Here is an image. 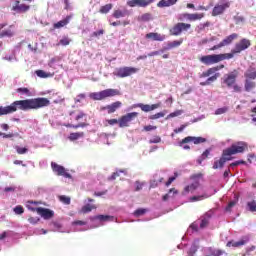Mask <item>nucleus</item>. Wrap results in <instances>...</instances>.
I'll return each mask as SVG.
<instances>
[{
  "label": "nucleus",
  "mask_w": 256,
  "mask_h": 256,
  "mask_svg": "<svg viewBox=\"0 0 256 256\" xmlns=\"http://www.w3.org/2000/svg\"><path fill=\"white\" fill-rule=\"evenodd\" d=\"M50 102L47 98H31L18 100L8 106H0V117L6 116L8 114H13L16 111H29V110H38L44 107H49Z\"/></svg>",
  "instance_id": "obj_1"
},
{
  "label": "nucleus",
  "mask_w": 256,
  "mask_h": 256,
  "mask_svg": "<svg viewBox=\"0 0 256 256\" xmlns=\"http://www.w3.org/2000/svg\"><path fill=\"white\" fill-rule=\"evenodd\" d=\"M249 47H251V40L242 38L240 42L235 43V47L231 49L230 53L211 54L202 56L199 57V62L206 66L214 65L224 60L233 59L235 55L240 54L243 51H246V49H249Z\"/></svg>",
  "instance_id": "obj_2"
},
{
  "label": "nucleus",
  "mask_w": 256,
  "mask_h": 256,
  "mask_svg": "<svg viewBox=\"0 0 256 256\" xmlns=\"http://www.w3.org/2000/svg\"><path fill=\"white\" fill-rule=\"evenodd\" d=\"M237 80V71L233 70L231 73L224 75L222 83L226 85V88L233 89L235 93H241L242 87L238 86L235 82Z\"/></svg>",
  "instance_id": "obj_3"
},
{
  "label": "nucleus",
  "mask_w": 256,
  "mask_h": 256,
  "mask_svg": "<svg viewBox=\"0 0 256 256\" xmlns=\"http://www.w3.org/2000/svg\"><path fill=\"white\" fill-rule=\"evenodd\" d=\"M246 149H249V146L246 145V142H235V144L222 151V157H229L235 154L244 153Z\"/></svg>",
  "instance_id": "obj_4"
},
{
  "label": "nucleus",
  "mask_w": 256,
  "mask_h": 256,
  "mask_svg": "<svg viewBox=\"0 0 256 256\" xmlns=\"http://www.w3.org/2000/svg\"><path fill=\"white\" fill-rule=\"evenodd\" d=\"M31 205H38V202L29 201L28 209L30 211L38 213V215H40L42 217V219L49 220V219L53 218V211H51L47 208H44V207L34 208Z\"/></svg>",
  "instance_id": "obj_5"
},
{
  "label": "nucleus",
  "mask_w": 256,
  "mask_h": 256,
  "mask_svg": "<svg viewBox=\"0 0 256 256\" xmlns=\"http://www.w3.org/2000/svg\"><path fill=\"white\" fill-rule=\"evenodd\" d=\"M136 72H139V69H136L134 67H120V68H116V70L114 71V77L117 78H127V77H131L132 75L136 74Z\"/></svg>",
  "instance_id": "obj_6"
},
{
  "label": "nucleus",
  "mask_w": 256,
  "mask_h": 256,
  "mask_svg": "<svg viewBox=\"0 0 256 256\" xmlns=\"http://www.w3.org/2000/svg\"><path fill=\"white\" fill-rule=\"evenodd\" d=\"M228 8H231V2H229L228 0H220V2L215 4V7H213L211 16L217 17L220 15H224V12H226Z\"/></svg>",
  "instance_id": "obj_7"
},
{
  "label": "nucleus",
  "mask_w": 256,
  "mask_h": 256,
  "mask_svg": "<svg viewBox=\"0 0 256 256\" xmlns=\"http://www.w3.org/2000/svg\"><path fill=\"white\" fill-rule=\"evenodd\" d=\"M188 143H193L194 145H199L202 143H206V138L188 136L184 139H181V141H179V147H181L184 150H190V146L183 145V144H188Z\"/></svg>",
  "instance_id": "obj_8"
},
{
  "label": "nucleus",
  "mask_w": 256,
  "mask_h": 256,
  "mask_svg": "<svg viewBox=\"0 0 256 256\" xmlns=\"http://www.w3.org/2000/svg\"><path fill=\"white\" fill-rule=\"evenodd\" d=\"M136 117H139V113L131 112L121 116V118L116 119L118 121V128L129 127L130 122L134 121Z\"/></svg>",
  "instance_id": "obj_9"
},
{
  "label": "nucleus",
  "mask_w": 256,
  "mask_h": 256,
  "mask_svg": "<svg viewBox=\"0 0 256 256\" xmlns=\"http://www.w3.org/2000/svg\"><path fill=\"white\" fill-rule=\"evenodd\" d=\"M24 2L31 3L33 0H15V3L13 4L12 11L15 13H26L29 12L31 9L30 5L25 4Z\"/></svg>",
  "instance_id": "obj_10"
},
{
  "label": "nucleus",
  "mask_w": 256,
  "mask_h": 256,
  "mask_svg": "<svg viewBox=\"0 0 256 256\" xmlns=\"http://www.w3.org/2000/svg\"><path fill=\"white\" fill-rule=\"evenodd\" d=\"M237 37H239L237 35V33H233L231 35L226 36V38H224V40H222L219 44L214 45L211 48V51H216L218 49H221L222 47H226L228 45H231L233 43V41H235L237 39Z\"/></svg>",
  "instance_id": "obj_11"
},
{
  "label": "nucleus",
  "mask_w": 256,
  "mask_h": 256,
  "mask_svg": "<svg viewBox=\"0 0 256 256\" xmlns=\"http://www.w3.org/2000/svg\"><path fill=\"white\" fill-rule=\"evenodd\" d=\"M51 171L56 173L58 176L64 177L65 179H71V174L67 172L65 167L58 165L56 162H51Z\"/></svg>",
  "instance_id": "obj_12"
},
{
  "label": "nucleus",
  "mask_w": 256,
  "mask_h": 256,
  "mask_svg": "<svg viewBox=\"0 0 256 256\" xmlns=\"http://www.w3.org/2000/svg\"><path fill=\"white\" fill-rule=\"evenodd\" d=\"M190 29V24L186 23H177L172 28H170L169 32L172 36H179L182 32L188 31Z\"/></svg>",
  "instance_id": "obj_13"
},
{
  "label": "nucleus",
  "mask_w": 256,
  "mask_h": 256,
  "mask_svg": "<svg viewBox=\"0 0 256 256\" xmlns=\"http://www.w3.org/2000/svg\"><path fill=\"white\" fill-rule=\"evenodd\" d=\"M154 1L157 0H128V7H141V8H146L150 6V4L154 3Z\"/></svg>",
  "instance_id": "obj_14"
},
{
  "label": "nucleus",
  "mask_w": 256,
  "mask_h": 256,
  "mask_svg": "<svg viewBox=\"0 0 256 256\" xmlns=\"http://www.w3.org/2000/svg\"><path fill=\"white\" fill-rule=\"evenodd\" d=\"M246 243H249V236H242V238L238 241L231 240L226 242V247L240 248L246 245Z\"/></svg>",
  "instance_id": "obj_15"
},
{
  "label": "nucleus",
  "mask_w": 256,
  "mask_h": 256,
  "mask_svg": "<svg viewBox=\"0 0 256 256\" xmlns=\"http://www.w3.org/2000/svg\"><path fill=\"white\" fill-rule=\"evenodd\" d=\"M6 27V23L0 24V38H12L13 35H15V32L13 31V25L8 26L7 29H4Z\"/></svg>",
  "instance_id": "obj_16"
},
{
  "label": "nucleus",
  "mask_w": 256,
  "mask_h": 256,
  "mask_svg": "<svg viewBox=\"0 0 256 256\" xmlns=\"http://www.w3.org/2000/svg\"><path fill=\"white\" fill-rule=\"evenodd\" d=\"M136 107L141 109V111H143L144 113H149L151 111L159 109L161 107V103L152 104V105L140 103V104H136Z\"/></svg>",
  "instance_id": "obj_17"
},
{
  "label": "nucleus",
  "mask_w": 256,
  "mask_h": 256,
  "mask_svg": "<svg viewBox=\"0 0 256 256\" xmlns=\"http://www.w3.org/2000/svg\"><path fill=\"white\" fill-rule=\"evenodd\" d=\"M224 69V65L221 64V65H217L213 68H208L206 71L202 72V74H199V78H208L210 77V75H213V74H218V73H215L219 70H222Z\"/></svg>",
  "instance_id": "obj_18"
},
{
  "label": "nucleus",
  "mask_w": 256,
  "mask_h": 256,
  "mask_svg": "<svg viewBox=\"0 0 256 256\" xmlns=\"http://www.w3.org/2000/svg\"><path fill=\"white\" fill-rule=\"evenodd\" d=\"M92 94L106 96V97H116V96H121V91H118L116 89H105L101 92H95Z\"/></svg>",
  "instance_id": "obj_19"
},
{
  "label": "nucleus",
  "mask_w": 256,
  "mask_h": 256,
  "mask_svg": "<svg viewBox=\"0 0 256 256\" xmlns=\"http://www.w3.org/2000/svg\"><path fill=\"white\" fill-rule=\"evenodd\" d=\"M244 79L245 80H255L256 79V66L251 65L249 69H246L244 72Z\"/></svg>",
  "instance_id": "obj_20"
},
{
  "label": "nucleus",
  "mask_w": 256,
  "mask_h": 256,
  "mask_svg": "<svg viewBox=\"0 0 256 256\" xmlns=\"http://www.w3.org/2000/svg\"><path fill=\"white\" fill-rule=\"evenodd\" d=\"M212 217H213V211H208L204 213V215L202 216V222L199 223V229H205L206 227H208V222Z\"/></svg>",
  "instance_id": "obj_21"
},
{
  "label": "nucleus",
  "mask_w": 256,
  "mask_h": 256,
  "mask_svg": "<svg viewBox=\"0 0 256 256\" xmlns=\"http://www.w3.org/2000/svg\"><path fill=\"white\" fill-rule=\"evenodd\" d=\"M227 161H231V158H227L226 156H222L220 159L215 160V162L213 163V170L224 168V164Z\"/></svg>",
  "instance_id": "obj_22"
},
{
  "label": "nucleus",
  "mask_w": 256,
  "mask_h": 256,
  "mask_svg": "<svg viewBox=\"0 0 256 256\" xmlns=\"http://www.w3.org/2000/svg\"><path fill=\"white\" fill-rule=\"evenodd\" d=\"M123 104L121 102H113L110 105L105 106V109H107V114H113L116 112V110L121 109V106Z\"/></svg>",
  "instance_id": "obj_23"
},
{
  "label": "nucleus",
  "mask_w": 256,
  "mask_h": 256,
  "mask_svg": "<svg viewBox=\"0 0 256 256\" xmlns=\"http://www.w3.org/2000/svg\"><path fill=\"white\" fill-rule=\"evenodd\" d=\"M184 18L190 22H195L204 18V13L184 14Z\"/></svg>",
  "instance_id": "obj_24"
},
{
  "label": "nucleus",
  "mask_w": 256,
  "mask_h": 256,
  "mask_svg": "<svg viewBox=\"0 0 256 256\" xmlns=\"http://www.w3.org/2000/svg\"><path fill=\"white\" fill-rule=\"evenodd\" d=\"M146 39H152V41L161 42V41L165 40V36H163L159 33L150 32V33L146 34Z\"/></svg>",
  "instance_id": "obj_25"
},
{
  "label": "nucleus",
  "mask_w": 256,
  "mask_h": 256,
  "mask_svg": "<svg viewBox=\"0 0 256 256\" xmlns=\"http://www.w3.org/2000/svg\"><path fill=\"white\" fill-rule=\"evenodd\" d=\"M175 4H177V0H161L159 1V3H157V7L166 8V7H171Z\"/></svg>",
  "instance_id": "obj_26"
},
{
  "label": "nucleus",
  "mask_w": 256,
  "mask_h": 256,
  "mask_svg": "<svg viewBox=\"0 0 256 256\" xmlns=\"http://www.w3.org/2000/svg\"><path fill=\"white\" fill-rule=\"evenodd\" d=\"M253 89H255V82L253 81V79H245L244 80V91L249 93Z\"/></svg>",
  "instance_id": "obj_27"
},
{
  "label": "nucleus",
  "mask_w": 256,
  "mask_h": 256,
  "mask_svg": "<svg viewBox=\"0 0 256 256\" xmlns=\"http://www.w3.org/2000/svg\"><path fill=\"white\" fill-rule=\"evenodd\" d=\"M182 43H183V39L168 42V44L166 45V48H163V50H171V49L178 48L179 46H181Z\"/></svg>",
  "instance_id": "obj_28"
},
{
  "label": "nucleus",
  "mask_w": 256,
  "mask_h": 256,
  "mask_svg": "<svg viewBox=\"0 0 256 256\" xmlns=\"http://www.w3.org/2000/svg\"><path fill=\"white\" fill-rule=\"evenodd\" d=\"M94 220H98L101 222H110L114 220V217L109 215H98V216L92 217V221Z\"/></svg>",
  "instance_id": "obj_29"
},
{
  "label": "nucleus",
  "mask_w": 256,
  "mask_h": 256,
  "mask_svg": "<svg viewBox=\"0 0 256 256\" xmlns=\"http://www.w3.org/2000/svg\"><path fill=\"white\" fill-rule=\"evenodd\" d=\"M127 15H129V12H127V10H124V11L114 10V12L112 13V17L114 19H121V18H124Z\"/></svg>",
  "instance_id": "obj_30"
},
{
  "label": "nucleus",
  "mask_w": 256,
  "mask_h": 256,
  "mask_svg": "<svg viewBox=\"0 0 256 256\" xmlns=\"http://www.w3.org/2000/svg\"><path fill=\"white\" fill-rule=\"evenodd\" d=\"M217 78H219V74H214L211 77H208V79H206L205 82H199V86H208L210 85V83H214L215 81H217Z\"/></svg>",
  "instance_id": "obj_31"
},
{
  "label": "nucleus",
  "mask_w": 256,
  "mask_h": 256,
  "mask_svg": "<svg viewBox=\"0 0 256 256\" xmlns=\"http://www.w3.org/2000/svg\"><path fill=\"white\" fill-rule=\"evenodd\" d=\"M70 19L71 17L67 16V18H65L64 20H60L56 24H53V28L60 29L62 27L67 26V24H69Z\"/></svg>",
  "instance_id": "obj_32"
},
{
  "label": "nucleus",
  "mask_w": 256,
  "mask_h": 256,
  "mask_svg": "<svg viewBox=\"0 0 256 256\" xmlns=\"http://www.w3.org/2000/svg\"><path fill=\"white\" fill-rule=\"evenodd\" d=\"M85 137V133L84 132H76V133H71L69 134V141H77L78 139H81Z\"/></svg>",
  "instance_id": "obj_33"
},
{
  "label": "nucleus",
  "mask_w": 256,
  "mask_h": 256,
  "mask_svg": "<svg viewBox=\"0 0 256 256\" xmlns=\"http://www.w3.org/2000/svg\"><path fill=\"white\" fill-rule=\"evenodd\" d=\"M112 96H106V95H101V94H94V93H91L89 94V98L94 100V101H103L107 98H110Z\"/></svg>",
  "instance_id": "obj_34"
},
{
  "label": "nucleus",
  "mask_w": 256,
  "mask_h": 256,
  "mask_svg": "<svg viewBox=\"0 0 256 256\" xmlns=\"http://www.w3.org/2000/svg\"><path fill=\"white\" fill-rule=\"evenodd\" d=\"M197 188H199V182H195L193 184H190V185L186 186L184 188V191L186 193H193V192H195L197 190Z\"/></svg>",
  "instance_id": "obj_35"
},
{
  "label": "nucleus",
  "mask_w": 256,
  "mask_h": 256,
  "mask_svg": "<svg viewBox=\"0 0 256 256\" xmlns=\"http://www.w3.org/2000/svg\"><path fill=\"white\" fill-rule=\"evenodd\" d=\"M204 199H208V195H199V196H192L189 198L190 203H195L199 201H203Z\"/></svg>",
  "instance_id": "obj_36"
},
{
  "label": "nucleus",
  "mask_w": 256,
  "mask_h": 256,
  "mask_svg": "<svg viewBox=\"0 0 256 256\" xmlns=\"http://www.w3.org/2000/svg\"><path fill=\"white\" fill-rule=\"evenodd\" d=\"M150 20H152V15L150 13H145V14L139 16V18H138V21L143 22V23L150 22Z\"/></svg>",
  "instance_id": "obj_37"
},
{
  "label": "nucleus",
  "mask_w": 256,
  "mask_h": 256,
  "mask_svg": "<svg viewBox=\"0 0 256 256\" xmlns=\"http://www.w3.org/2000/svg\"><path fill=\"white\" fill-rule=\"evenodd\" d=\"M209 155H210V149H206L204 153H202V156H199V159H197V164L201 165V162L206 160Z\"/></svg>",
  "instance_id": "obj_38"
},
{
  "label": "nucleus",
  "mask_w": 256,
  "mask_h": 256,
  "mask_svg": "<svg viewBox=\"0 0 256 256\" xmlns=\"http://www.w3.org/2000/svg\"><path fill=\"white\" fill-rule=\"evenodd\" d=\"M95 209H96V206L91 204H86L85 206H83L82 209H80V212H82L83 214H87L91 212V210H95Z\"/></svg>",
  "instance_id": "obj_39"
},
{
  "label": "nucleus",
  "mask_w": 256,
  "mask_h": 256,
  "mask_svg": "<svg viewBox=\"0 0 256 256\" xmlns=\"http://www.w3.org/2000/svg\"><path fill=\"white\" fill-rule=\"evenodd\" d=\"M112 10V4H105V6H101V9L98 10V13L107 14Z\"/></svg>",
  "instance_id": "obj_40"
},
{
  "label": "nucleus",
  "mask_w": 256,
  "mask_h": 256,
  "mask_svg": "<svg viewBox=\"0 0 256 256\" xmlns=\"http://www.w3.org/2000/svg\"><path fill=\"white\" fill-rule=\"evenodd\" d=\"M165 113H167V111L163 110V112H159L157 114L150 115L149 119L150 120H158L160 118H163L165 116Z\"/></svg>",
  "instance_id": "obj_41"
},
{
  "label": "nucleus",
  "mask_w": 256,
  "mask_h": 256,
  "mask_svg": "<svg viewBox=\"0 0 256 256\" xmlns=\"http://www.w3.org/2000/svg\"><path fill=\"white\" fill-rule=\"evenodd\" d=\"M160 183H163V178H159V180H150V189L159 187Z\"/></svg>",
  "instance_id": "obj_42"
},
{
  "label": "nucleus",
  "mask_w": 256,
  "mask_h": 256,
  "mask_svg": "<svg viewBox=\"0 0 256 256\" xmlns=\"http://www.w3.org/2000/svg\"><path fill=\"white\" fill-rule=\"evenodd\" d=\"M147 212H148V210L144 209V208L136 209L134 211V217H141V216L145 215V213H147Z\"/></svg>",
  "instance_id": "obj_43"
},
{
  "label": "nucleus",
  "mask_w": 256,
  "mask_h": 256,
  "mask_svg": "<svg viewBox=\"0 0 256 256\" xmlns=\"http://www.w3.org/2000/svg\"><path fill=\"white\" fill-rule=\"evenodd\" d=\"M246 207L249 208L250 212H255L256 213V202H255V200H252L251 202L246 203Z\"/></svg>",
  "instance_id": "obj_44"
},
{
  "label": "nucleus",
  "mask_w": 256,
  "mask_h": 256,
  "mask_svg": "<svg viewBox=\"0 0 256 256\" xmlns=\"http://www.w3.org/2000/svg\"><path fill=\"white\" fill-rule=\"evenodd\" d=\"M58 200L60 201V203L65 205H69L71 203V199L68 196H59Z\"/></svg>",
  "instance_id": "obj_45"
},
{
  "label": "nucleus",
  "mask_w": 256,
  "mask_h": 256,
  "mask_svg": "<svg viewBox=\"0 0 256 256\" xmlns=\"http://www.w3.org/2000/svg\"><path fill=\"white\" fill-rule=\"evenodd\" d=\"M13 212L15 215H22L24 214V208L21 205L15 206V208H13Z\"/></svg>",
  "instance_id": "obj_46"
},
{
  "label": "nucleus",
  "mask_w": 256,
  "mask_h": 256,
  "mask_svg": "<svg viewBox=\"0 0 256 256\" xmlns=\"http://www.w3.org/2000/svg\"><path fill=\"white\" fill-rule=\"evenodd\" d=\"M29 151V149H26L25 147L15 146V152L24 155L26 152Z\"/></svg>",
  "instance_id": "obj_47"
},
{
  "label": "nucleus",
  "mask_w": 256,
  "mask_h": 256,
  "mask_svg": "<svg viewBox=\"0 0 256 256\" xmlns=\"http://www.w3.org/2000/svg\"><path fill=\"white\" fill-rule=\"evenodd\" d=\"M240 165H246V162L244 160H238L231 164H228V168H233V167L240 166Z\"/></svg>",
  "instance_id": "obj_48"
},
{
  "label": "nucleus",
  "mask_w": 256,
  "mask_h": 256,
  "mask_svg": "<svg viewBox=\"0 0 256 256\" xmlns=\"http://www.w3.org/2000/svg\"><path fill=\"white\" fill-rule=\"evenodd\" d=\"M86 126L87 124L85 123H79L78 125L67 124V128H73V129L85 128Z\"/></svg>",
  "instance_id": "obj_49"
},
{
  "label": "nucleus",
  "mask_w": 256,
  "mask_h": 256,
  "mask_svg": "<svg viewBox=\"0 0 256 256\" xmlns=\"http://www.w3.org/2000/svg\"><path fill=\"white\" fill-rule=\"evenodd\" d=\"M148 143H150V144H159V143H161V137H159V136H154V137H152V138L148 141Z\"/></svg>",
  "instance_id": "obj_50"
},
{
  "label": "nucleus",
  "mask_w": 256,
  "mask_h": 256,
  "mask_svg": "<svg viewBox=\"0 0 256 256\" xmlns=\"http://www.w3.org/2000/svg\"><path fill=\"white\" fill-rule=\"evenodd\" d=\"M181 113H182L181 110H177L175 112L168 114V117L166 119L179 117L181 116Z\"/></svg>",
  "instance_id": "obj_51"
},
{
  "label": "nucleus",
  "mask_w": 256,
  "mask_h": 256,
  "mask_svg": "<svg viewBox=\"0 0 256 256\" xmlns=\"http://www.w3.org/2000/svg\"><path fill=\"white\" fill-rule=\"evenodd\" d=\"M36 75L38 77L42 78V79H45V78L49 77V75L46 72L42 71V70H37Z\"/></svg>",
  "instance_id": "obj_52"
},
{
  "label": "nucleus",
  "mask_w": 256,
  "mask_h": 256,
  "mask_svg": "<svg viewBox=\"0 0 256 256\" xmlns=\"http://www.w3.org/2000/svg\"><path fill=\"white\" fill-rule=\"evenodd\" d=\"M228 111L227 107H222V108H217V110H215V115H222L224 113H226Z\"/></svg>",
  "instance_id": "obj_53"
},
{
  "label": "nucleus",
  "mask_w": 256,
  "mask_h": 256,
  "mask_svg": "<svg viewBox=\"0 0 256 256\" xmlns=\"http://www.w3.org/2000/svg\"><path fill=\"white\" fill-rule=\"evenodd\" d=\"M135 188H134V192H139L141 191V189H143V183L136 181L134 182Z\"/></svg>",
  "instance_id": "obj_54"
},
{
  "label": "nucleus",
  "mask_w": 256,
  "mask_h": 256,
  "mask_svg": "<svg viewBox=\"0 0 256 256\" xmlns=\"http://www.w3.org/2000/svg\"><path fill=\"white\" fill-rule=\"evenodd\" d=\"M154 130H157V126H152V125L143 126V131L145 132H151Z\"/></svg>",
  "instance_id": "obj_55"
},
{
  "label": "nucleus",
  "mask_w": 256,
  "mask_h": 256,
  "mask_svg": "<svg viewBox=\"0 0 256 256\" xmlns=\"http://www.w3.org/2000/svg\"><path fill=\"white\" fill-rule=\"evenodd\" d=\"M103 34H105V30L101 29V30H98L96 32H93L92 37L98 38V37L102 36Z\"/></svg>",
  "instance_id": "obj_56"
},
{
  "label": "nucleus",
  "mask_w": 256,
  "mask_h": 256,
  "mask_svg": "<svg viewBox=\"0 0 256 256\" xmlns=\"http://www.w3.org/2000/svg\"><path fill=\"white\" fill-rule=\"evenodd\" d=\"M69 43H70V40L67 37L60 39V42H59V44L62 46H68Z\"/></svg>",
  "instance_id": "obj_57"
},
{
  "label": "nucleus",
  "mask_w": 256,
  "mask_h": 256,
  "mask_svg": "<svg viewBox=\"0 0 256 256\" xmlns=\"http://www.w3.org/2000/svg\"><path fill=\"white\" fill-rule=\"evenodd\" d=\"M195 253H197V248L195 246L190 247L188 250V256H195Z\"/></svg>",
  "instance_id": "obj_58"
},
{
  "label": "nucleus",
  "mask_w": 256,
  "mask_h": 256,
  "mask_svg": "<svg viewBox=\"0 0 256 256\" xmlns=\"http://www.w3.org/2000/svg\"><path fill=\"white\" fill-rule=\"evenodd\" d=\"M18 93H22L26 96L30 95L29 89L28 88H18Z\"/></svg>",
  "instance_id": "obj_59"
},
{
  "label": "nucleus",
  "mask_w": 256,
  "mask_h": 256,
  "mask_svg": "<svg viewBox=\"0 0 256 256\" xmlns=\"http://www.w3.org/2000/svg\"><path fill=\"white\" fill-rule=\"evenodd\" d=\"M224 252L222 250H215L211 252V256H222Z\"/></svg>",
  "instance_id": "obj_60"
},
{
  "label": "nucleus",
  "mask_w": 256,
  "mask_h": 256,
  "mask_svg": "<svg viewBox=\"0 0 256 256\" xmlns=\"http://www.w3.org/2000/svg\"><path fill=\"white\" fill-rule=\"evenodd\" d=\"M187 125H181L179 128L175 129L174 132L175 134H179L183 131V129H186Z\"/></svg>",
  "instance_id": "obj_61"
},
{
  "label": "nucleus",
  "mask_w": 256,
  "mask_h": 256,
  "mask_svg": "<svg viewBox=\"0 0 256 256\" xmlns=\"http://www.w3.org/2000/svg\"><path fill=\"white\" fill-rule=\"evenodd\" d=\"M38 221H40V219H38V218H35V217L29 218V223H31L33 225L37 224Z\"/></svg>",
  "instance_id": "obj_62"
},
{
  "label": "nucleus",
  "mask_w": 256,
  "mask_h": 256,
  "mask_svg": "<svg viewBox=\"0 0 256 256\" xmlns=\"http://www.w3.org/2000/svg\"><path fill=\"white\" fill-rule=\"evenodd\" d=\"M107 124L110 126H114L118 124V121L116 119H110V120H107Z\"/></svg>",
  "instance_id": "obj_63"
},
{
  "label": "nucleus",
  "mask_w": 256,
  "mask_h": 256,
  "mask_svg": "<svg viewBox=\"0 0 256 256\" xmlns=\"http://www.w3.org/2000/svg\"><path fill=\"white\" fill-rule=\"evenodd\" d=\"M118 172H114V173H112V176H110V178H108V180H110V181H114V180H116V178H118Z\"/></svg>",
  "instance_id": "obj_64"
}]
</instances>
